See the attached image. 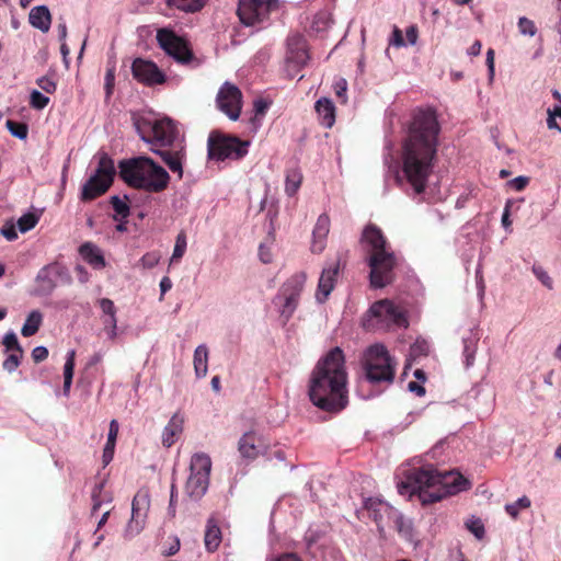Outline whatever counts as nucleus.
Returning a JSON list of instances; mask_svg holds the SVG:
<instances>
[{
	"label": "nucleus",
	"mask_w": 561,
	"mask_h": 561,
	"mask_svg": "<svg viewBox=\"0 0 561 561\" xmlns=\"http://www.w3.org/2000/svg\"><path fill=\"white\" fill-rule=\"evenodd\" d=\"M184 428V417L180 413H174L163 427L161 442L167 448H170L178 440Z\"/></svg>",
	"instance_id": "nucleus-27"
},
{
	"label": "nucleus",
	"mask_w": 561,
	"mask_h": 561,
	"mask_svg": "<svg viewBox=\"0 0 561 561\" xmlns=\"http://www.w3.org/2000/svg\"><path fill=\"white\" fill-rule=\"evenodd\" d=\"M5 126L10 134L21 140H24L27 137L28 128L24 123H16L13 121H7Z\"/></svg>",
	"instance_id": "nucleus-43"
},
{
	"label": "nucleus",
	"mask_w": 561,
	"mask_h": 561,
	"mask_svg": "<svg viewBox=\"0 0 561 561\" xmlns=\"http://www.w3.org/2000/svg\"><path fill=\"white\" fill-rule=\"evenodd\" d=\"M330 231V218L327 214H321L312 230L311 251L320 254L327 245V238Z\"/></svg>",
	"instance_id": "nucleus-25"
},
{
	"label": "nucleus",
	"mask_w": 561,
	"mask_h": 561,
	"mask_svg": "<svg viewBox=\"0 0 561 561\" xmlns=\"http://www.w3.org/2000/svg\"><path fill=\"white\" fill-rule=\"evenodd\" d=\"M340 268L341 264L339 260L327 263L322 268L314 294V298L318 304H324L330 297L337 283Z\"/></svg>",
	"instance_id": "nucleus-19"
},
{
	"label": "nucleus",
	"mask_w": 561,
	"mask_h": 561,
	"mask_svg": "<svg viewBox=\"0 0 561 561\" xmlns=\"http://www.w3.org/2000/svg\"><path fill=\"white\" fill-rule=\"evenodd\" d=\"M211 459L205 453H196L191 458L190 476L185 484V492L192 500H199L205 495L209 485Z\"/></svg>",
	"instance_id": "nucleus-9"
},
{
	"label": "nucleus",
	"mask_w": 561,
	"mask_h": 561,
	"mask_svg": "<svg viewBox=\"0 0 561 561\" xmlns=\"http://www.w3.org/2000/svg\"><path fill=\"white\" fill-rule=\"evenodd\" d=\"M186 248H187L186 236L184 232H180L175 239V244H174L173 253L171 256V262L179 261L184 255Z\"/></svg>",
	"instance_id": "nucleus-44"
},
{
	"label": "nucleus",
	"mask_w": 561,
	"mask_h": 561,
	"mask_svg": "<svg viewBox=\"0 0 561 561\" xmlns=\"http://www.w3.org/2000/svg\"><path fill=\"white\" fill-rule=\"evenodd\" d=\"M160 259H161V255L158 252L152 251V252H148V253L144 254L141 256L139 263L144 268H152L156 265H158V263L160 262Z\"/></svg>",
	"instance_id": "nucleus-49"
},
{
	"label": "nucleus",
	"mask_w": 561,
	"mask_h": 561,
	"mask_svg": "<svg viewBox=\"0 0 561 561\" xmlns=\"http://www.w3.org/2000/svg\"><path fill=\"white\" fill-rule=\"evenodd\" d=\"M529 184V178L525 175L516 176L507 182V186L516 192L523 191Z\"/></svg>",
	"instance_id": "nucleus-55"
},
{
	"label": "nucleus",
	"mask_w": 561,
	"mask_h": 561,
	"mask_svg": "<svg viewBox=\"0 0 561 561\" xmlns=\"http://www.w3.org/2000/svg\"><path fill=\"white\" fill-rule=\"evenodd\" d=\"M279 300H280V305H279L280 316L287 321L294 314V312L298 306L299 297L291 295L289 293H284L282 290Z\"/></svg>",
	"instance_id": "nucleus-33"
},
{
	"label": "nucleus",
	"mask_w": 561,
	"mask_h": 561,
	"mask_svg": "<svg viewBox=\"0 0 561 561\" xmlns=\"http://www.w3.org/2000/svg\"><path fill=\"white\" fill-rule=\"evenodd\" d=\"M309 59L307 43L302 35L293 34L287 38L286 64L288 69H300Z\"/></svg>",
	"instance_id": "nucleus-21"
},
{
	"label": "nucleus",
	"mask_w": 561,
	"mask_h": 561,
	"mask_svg": "<svg viewBox=\"0 0 561 561\" xmlns=\"http://www.w3.org/2000/svg\"><path fill=\"white\" fill-rule=\"evenodd\" d=\"M306 280V273H296L290 278L287 279V282L283 285L282 290L284 293H289L291 295L299 297L305 287Z\"/></svg>",
	"instance_id": "nucleus-35"
},
{
	"label": "nucleus",
	"mask_w": 561,
	"mask_h": 561,
	"mask_svg": "<svg viewBox=\"0 0 561 561\" xmlns=\"http://www.w3.org/2000/svg\"><path fill=\"white\" fill-rule=\"evenodd\" d=\"M157 41L165 54L172 57L176 62L181 65H191L194 62V56L186 42L174 32L168 28H161L157 32Z\"/></svg>",
	"instance_id": "nucleus-14"
},
{
	"label": "nucleus",
	"mask_w": 561,
	"mask_h": 561,
	"mask_svg": "<svg viewBox=\"0 0 561 561\" xmlns=\"http://www.w3.org/2000/svg\"><path fill=\"white\" fill-rule=\"evenodd\" d=\"M365 507L375 523L377 524L380 534L385 528L391 525L394 517H398V511L389 505L387 502L370 497L365 502Z\"/></svg>",
	"instance_id": "nucleus-20"
},
{
	"label": "nucleus",
	"mask_w": 561,
	"mask_h": 561,
	"mask_svg": "<svg viewBox=\"0 0 561 561\" xmlns=\"http://www.w3.org/2000/svg\"><path fill=\"white\" fill-rule=\"evenodd\" d=\"M117 434H118V423L115 420H112L111 423H110V430H108V434H107V442H110L111 444L115 443Z\"/></svg>",
	"instance_id": "nucleus-62"
},
{
	"label": "nucleus",
	"mask_w": 561,
	"mask_h": 561,
	"mask_svg": "<svg viewBox=\"0 0 561 561\" xmlns=\"http://www.w3.org/2000/svg\"><path fill=\"white\" fill-rule=\"evenodd\" d=\"M75 350H70L67 353L66 362L64 365V394L68 396L70 391V387L73 378V369H75Z\"/></svg>",
	"instance_id": "nucleus-36"
},
{
	"label": "nucleus",
	"mask_w": 561,
	"mask_h": 561,
	"mask_svg": "<svg viewBox=\"0 0 561 561\" xmlns=\"http://www.w3.org/2000/svg\"><path fill=\"white\" fill-rule=\"evenodd\" d=\"M0 233L8 240L14 241L18 239L16 228L13 224H5L1 229Z\"/></svg>",
	"instance_id": "nucleus-56"
},
{
	"label": "nucleus",
	"mask_w": 561,
	"mask_h": 561,
	"mask_svg": "<svg viewBox=\"0 0 561 561\" xmlns=\"http://www.w3.org/2000/svg\"><path fill=\"white\" fill-rule=\"evenodd\" d=\"M533 273L542 283V285L546 286L548 289L553 288V282L551 279V277L541 266L534 265Z\"/></svg>",
	"instance_id": "nucleus-51"
},
{
	"label": "nucleus",
	"mask_w": 561,
	"mask_h": 561,
	"mask_svg": "<svg viewBox=\"0 0 561 561\" xmlns=\"http://www.w3.org/2000/svg\"><path fill=\"white\" fill-rule=\"evenodd\" d=\"M391 524L394 525L397 530L404 536L405 538H410L412 534L411 523L404 519L403 515L398 512V517H394Z\"/></svg>",
	"instance_id": "nucleus-46"
},
{
	"label": "nucleus",
	"mask_w": 561,
	"mask_h": 561,
	"mask_svg": "<svg viewBox=\"0 0 561 561\" xmlns=\"http://www.w3.org/2000/svg\"><path fill=\"white\" fill-rule=\"evenodd\" d=\"M48 356V350L45 346H36L32 351V358L34 362L39 363L46 359Z\"/></svg>",
	"instance_id": "nucleus-60"
},
{
	"label": "nucleus",
	"mask_w": 561,
	"mask_h": 561,
	"mask_svg": "<svg viewBox=\"0 0 561 561\" xmlns=\"http://www.w3.org/2000/svg\"><path fill=\"white\" fill-rule=\"evenodd\" d=\"M405 36L410 45H415L417 42V28L411 25L405 31Z\"/></svg>",
	"instance_id": "nucleus-64"
},
{
	"label": "nucleus",
	"mask_w": 561,
	"mask_h": 561,
	"mask_svg": "<svg viewBox=\"0 0 561 561\" xmlns=\"http://www.w3.org/2000/svg\"><path fill=\"white\" fill-rule=\"evenodd\" d=\"M114 175V161L106 153H101L95 172L82 185L81 199L92 201L104 194L110 188Z\"/></svg>",
	"instance_id": "nucleus-10"
},
{
	"label": "nucleus",
	"mask_w": 561,
	"mask_h": 561,
	"mask_svg": "<svg viewBox=\"0 0 561 561\" xmlns=\"http://www.w3.org/2000/svg\"><path fill=\"white\" fill-rule=\"evenodd\" d=\"M98 304L102 312L103 331L108 341H115L118 336L117 308L114 301L108 298H101L98 300Z\"/></svg>",
	"instance_id": "nucleus-23"
},
{
	"label": "nucleus",
	"mask_w": 561,
	"mask_h": 561,
	"mask_svg": "<svg viewBox=\"0 0 561 561\" xmlns=\"http://www.w3.org/2000/svg\"><path fill=\"white\" fill-rule=\"evenodd\" d=\"M28 22L43 33H47L51 24V14L47 5H36L28 13Z\"/></svg>",
	"instance_id": "nucleus-29"
},
{
	"label": "nucleus",
	"mask_w": 561,
	"mask_h": 561,
	"mask_svg": "<svg viewBox=\"0 0 561 561\" xmlns=\"http://www.w3.org/2000/svg\"><path fill=\"white\" fill-rule=\"evenodd\" d=\"M466 526L468 530L472 533L477 539H482L484 537L485 529L480 518L471 517L466 523Z\"/></svg>",
	"instance_id": "nucleus-48"
},
{
	"label": "nucleus",
	"mask_w": 561,
	"mask_h": 561,
	"mask_svg": "<svg viewBox=\"0 0 561 561\" xmlns=\"http://www.w3.org/2000/svg\"><path fill=\"white\" fill-rule=\"evenodd\" d=\"M43 322V314L38 310L31 311L21 329V333L25 337L34 335Z\"/></svg>",
	"instance_id": "nucleus-34"
},
{
	"label": "nucleus",
	"mask_w": 561,
	"mask_h": 561,
	"mask_svg": "<svg viewBox=\"0 0 561 561\" xmlns=\"http://www.w3.org/2000/svg\"><path fill=\"white\" fill-rule=\"evenodd\" d=\"M131 72L134 78L146 85L162 84L165 81V75L158 66L144 58H136L131 65Z\"/></svg>",
	"instance_id": "nucleus-18"
},
{
	"label": "nucleus",
	"mask_w": 561,
	"mask_h": 561,
	"mask_svg": "<svg viewBox=\"0 0 561 561\" xmlns=\"http://www.w3.org/2000/svg\"><path fill=\"white\" fill-rule=\"evenodd\" d=\"M333 88L335 95L345 104L347 102V81L344 78H339L334 81Z\"/></svg>",
	"instance_id": "nucleus-50"
},
{
	"label": "nucleus",
	"mask_w": 561,
	"mask_h": 561,
	"mask_svg": "<svg viewBox=\"0 0 561 561\" xmlns=\"http://www.w3.org/2000/svg\"><path fill=\"white\" fill-rule=\"evenodd\" d=\"M114 82H115V67L113 66V67L107 68L106 73H105L104 88H105L106 98H110L112 95L113 89H114Z\"/></svg>",
	"instance_id": "nucleus-53"
},
{
	"label": "nucleus",
	"mask_w": 561,
	"mask_h": 561,
	"mask_svg": "<svg viewBox=\"0 0 561 561\" xmlns=\"http://www.w3.org/2000/svg\"><path fill=\"white\" fill-rule=\"evenodd\" d=\"M259 257L260 260L264 263V264H268L272 262V252L270 250V248H267L266 245L264 244H260L259 247Z\"/></svg>",
	"instance_id": "nucleus-61"
},
{
	"label": "nucleus",
	"mask_w": 561,
	"mask_h": 561,
	"mask_svg": "<svg viewBox=\"0 0 561 561\" xmlns=\"http://www.w3.org/2000/svg\"><path fill=\"white\" fill-rule=\"evenodd\" d=\"M266 447L261 435L255 431L244 433L239 439L238 449L241 456L248 460L255 459Z\"/></svg>",
	"instance_id": "nucleus-24"
},
{
	"label": "nucleus",
	"mask_w": 561,
	"mask_h": 561,
	"mask_svg": "<svg viewBox=\"0 0 561 561\" xmlns=\"http://www.w3.org/2000/svg\"><path fill=\"white\" fill-rule=\"evenodd\" d=\"M439 124L433 110H417L407 128L397 181L414 197L421 196L432 173L437 152Z\"/></svg>",
	"instance_id": "nucleus-1"
},
{
	"label": "nucleus",
	"mask_w": 561,
	"mask_h": 561,
	"mask_svg": "<svg viewBox=\"0 0 561 561\" xmlns=\"http://www.w3.org/2000/svg\"><path fill=\"white\" fill-rule=\"evenodd\" d=\"M256 115H264L268 108V103L262 99L255 100L253 103Z\"/></svg>",
	"instance_id": "nucleus-63"
},
{
	"label": "nucleus",
	"mask_w": 561,
	"mask_h": 561,
	"mask_svg": "<svg viewBox=\"0 0 561 561\" xmlns=\"http://www.w3.org/2000/svg\"><path fill=\"white\" fill-rule=\"evenodd\" d=\"M104 481H101L100 483L95 484V486L92 490L91 497H92V513L96 512L104 503H110L111 497L108 495H103L102 491L104 488Z\"/></svg>",
	"instance_id": "nucleus-40"
},
{
	"label": "nucleus",
	"mask_w": 561,
	"mask_h": 561,
	"mask_svg": "<svg viewBox=\"0 0 561 561\" xmlns=\"http://www.w3.org/2000/svg\"><path fill=\"white\" fill-rule=\"evenodd\" d=\"M58 280L67 284L71 282L68 268L58 262L46 264L36 274L34 294L36 296L50 295L56 289Z\"/></svg>",
	"instance_id": "nucleus-13"
},
{
	"label": "nucleus",
	"mask_w": 561,
	"mask_h": 561,
	"mask_svg": "<svg viewBox=\"0 0 561 561\" xmlns=\"http://www.w3.org/2000/svg\"><path fill=\"white\" fill-rule=\"evenodd\" d=\"M121 179L130 187L147 193H161L170 184V173L147 156H138L119 161Z\"/></svg>",
	"instance_id": "nucleus-5"
},
{
	"label": "nucleus",
	"mask_w": 561,
	"mask_h": 561,
	"mask_svg": "<svg viewBox=\"0 0 561 561\" xmlns=\"http://www.w3.org/2000/svg\"><path fill=\"white\" fill-rule=\"evenodd\" d=\"M389 44L394 47L405 46V43H404V39L402 36V32L397 26L393 27L392 35L389 39Z\"/></svg>",
	"instance_id": "nucleus-59"
},
{
	"label": "nucleus",
	"mask_w": 561,
	"mask_h": 561,
	"mask_svg": "<svg viewBox=\"0 0 561 561\" xmlns=\"http://www.w3.org/2000/svg\"><path fill=\"white\" fill-rule=\"evenodd\" d=\"M150 508V497L147 491H138L131 503V516L124 530V536L130 539L145 528Z\"/></svg>",
	"instance_id": "nucleus-15"
},
{
	"label": "nucleus",
	"mask_w": 561,
	"mask_h": 561,
	"mask_svg": "<svg viewBox=\"0 0 561 561\" xmlns=\"http://www.w3.org/2000/svg\"><path fill=\"white\" fill-rule=\"evenodd\" d=\"M133 123L140 139L150 147L162 149L183 141L175 122L169 117L134 115Z\"/></svg>",
	"instance_id": "nucleus-6"
},
{
	"label": "nucleus",
	"mask_w": 561,
	"mask_h": 561,
	"mask_svg": "<svg viewBox=\"0 0 561 561\" xmlns=\"http://www.w3.org/2000/svg\"><path fill=\"white\" fill-rule=\"evenodd\" d=\"M363 367L370 385H390L394 379L396 362L382 344H374L364 352Z\"/></svg>",
	"instance_id": "nucleus-8"
},
{
	"label": "nucleus",
	"mask_w": 561,
	"mask_h": 561,
	"mask_svg": "<svg viewBox=\"0 0 561 561\" xmlns=\"http://www.w3.org/2000/svg\"><path fill=\"white\" fill-rule=\"evenodd\" d=\"M469 488L470 482L461 474L451 471L440 473L432 465L409 470L405 480L398 483L400 494H417L423 504L438 502Z\"/></svg>",
	"instance_id": "nucleus-3"
},
{
	"label": "nucleus",
	"mask_w": 561,
	"mask_h": 561,
	"mask_svg": "<svg viewBox=\"0 0 561 561\" xmlns=\"http://www.w3.org/2000/svg\"><path fill=\"white\" fill-rule=\"evenodd\" d=\"M513 203H514L513 199L506 201L504 209H503L502 218H501L502 227L508 232L512 231V221L510 219V214H511V207H512Z\"/></svg>",
	"instance_id": "nucleus-52"
},
{
	"label": "nucleus",
	"mask_w": 561,
	"mask_h": 561,
	"mask_svg": "<svg viewBox=\"0 0 561 561\" xmlns=\"http://www.w3.org/2000/svg\"><path fill=\"white\" fill-rule=\"evenodd\" d=\"M530 505H531V502H530L529 497H527L526 495H523V496L518 497L515 502L507 503L505 505V511L511 517L517 518L519 511L526 510V508L530 507Z\"/></svg>",
	"instance_id": "nucleus-41"
},
{
	"label": "nucleus",
	"mask_w": 561,
	"mask_h": 561,
	"mask_svg": "<svg viewBox=\"0 0 561 561\" xmlns=\"http://www.w3.org/2000/svg\"><path fill=\"white\" fill-rule=\"evenodd\" d=\"M479 340L480 335L476 328L466 330L461 335L463 364L467 369L474 364Z\"/></svg>",
	"instance_id": "nucleus-26"
},
{
	"label": "nucleus",
	"mask_w": 561,
	"mask_h": 561,
	"mask_svg": "<svg viewBox=\"0 0 561 561\" xmlns=\"http://www.w3.org/2000/svg\"><path fill=\"white\" fill-rule=\"evenodd\" d=\"M37 85L46 93H55L57 85L56 82L48 77H41L36 80Z\"/></svg>",
	"instance_id": "nucleus-54"
},
{
	"label": "nucleus",
	"mask_w": 561,
	"mask_h": 561,
	"mask_svg": "<svg viewBox=\"0 0 561 561\" xmlns=\"http://www.w3.org/2000/svg\"><path fill=\"white\" fill-rule=\"evenodd\" d=\"M362 244L368 253L371 287L387 286L393 279V270L398 264V259L388 247L381 230L375 225H368L363 231Z\"/></svg>",
	"instance_id": "nucleus-4"
},
{
	"label": "nucleus",
	"mask_w": 561,
	"mask_h": 561,
	"mask_svg": "<svg viewBox=\"0 0 561 561\" xmlns=\"http://www.w3.org/2000/svg\"><path fill=\"white\" fill-rule=\"evenodd\" d=\"M194 370L197 378H204L208 371V348L199 344L194 351Z\"/></svg>",
	"instance_id": "nucleus-32"
},
{
	"label": "nucleus",
	"mask_w": 561,
	"mask_h": 561,
	"mask_svg": "<svg viewBox=\"0 0 561 561\" xmlns=\"http://www.w3.org/2000/svg\"><path fill=\"white\" fill-rule=\"evenodd\" d=\"M114 448H115V443L111 444L110 442H106L104 449H103V455H102V461H103L104 467H106L113 460Z\"/></svg>",
	"instance_id": "nucleus-57"
},
{
	"label": "nucleus",
	"mask_w": 561,
	"mask_h": 561,
	"mask_svg": "<svg viewBox=\"0 0 561 561\" xmlns=\"http://www.w3.org/2000/svg\"><path fill=\"white\" fill-rule=\"evenodd\" d=\"M517 27L522 35L535 36L537 33L535 23L526 16L518 19Z\"/></svg>",
	"instance_id": "nucleus-47"
},
{
	"label": "nucleus",
	"mask_w": 561,
	"mask_h": 561,
	"mask_svg": "<svg viewBox=\"0 0 561 561\" xmlns=\"http://www.w3.org/2000/svg\"><path fill=\"white\" fill-rule=\"evenodd\" d=\"M208 158L216 161L239 160L248 154L250 142L237 137L210 134L208 138Z\"/></svg>",
	"instance_id": "nucleus-11"
},
{
	"label": "nucleus",
	"mask_w": 561,
	"mask_h": 561,
	"mask_svg": "<svg viewBox=\"0 0 561 561\" xmlns=\"http://www.w3.org/2000/svg\"><path fill=\"white\" fill-rule=\"evenodd\" d=\"M278 8V0H239L238 16L247 26L265 23L270 14Z\"/></svg>",
	"instance_id": "nucleus-12"
},
{
	"label": "nucleus",
	"mask_w": 561,
	"mask_h": 561,
	"mask_svg": "<svg viewBox=\"0 0 561 561\" xmlns=\"http://www.w3.org/2000/svg\"><path fill=\"white\" fill-rule=\"evenodd\" d=\"M165 3L170 8H175L186 13H193L204 7L205 0H165Z\"/></svg>",
	"instance_id": "nucleus-37"
},
{
	"label": "nucleus",
	"mask_w": 561,
	"mask_h": 561,
	"mask_svg": "<svg viewBox=\"0 0 561 561\" xmlns=\"http://www.w3.org/2000/svg\"><path fill=\"white\" fill-rule=\"evenodd\" d=\"M111 204L115 213L113 215L114 220L127 219L129 216V206L125 199L115 195L111 197Z\"/></svg>",
	"instance_id": "nucleus-39"
},
{
	"label": "nucleus",
	"mask_w": 561,
	"mask_h": 561,
	"mask_svg": "<svg viewBox=\"0 0 561 561\" xmlns=\"http://www.w3.org/2000/svg\"><path fill=\"white\" fill-rule=\"evenodd\" d=\"M49 103V98L39 92L38 90H32L30 94V105L35 110H43Z\"/></svg>",
	"instance_id": "nucleus-45"
},
{
	"label": "nucleus",
	"mask_w": 561,
	"mask_h": 561,
	"mask_svg": "<svg viewBox=\"0 0 561 561\" xmlns=\"http://www.w3.org/2000/svg\"><path fill=\"white\" fill-rule=\"evenodd\" d=\"M302 180L301 173L297 169H291L286 173L285 192L288 196H294L300 187Z\"/></svg>",
	"instance_id": "nucleus-38"
},
{
	"label": "nucleus",
	"mask_w": 561,
	"mask_h": 561,
	"mask_svg": "<svg viewBox=\"0 0 561 561\" xmlns=\"http://www.w3.org/2000/svg\"><path fill=\"white\" fill-rule=\"evenodd\" d=\"M409 325L407 312L389 299L374 302L363 319L368 331H388Z\"/></svg>",
	"instance_id": "nucleus-7"
},
{
	"label": "nucleus",
	"mask_w": 561,
	"mask_h": 561,
	"mask_svg": "<svg viewBox=\"0 0 561 561\" xmlns=\"http://www.w3.org/2000/svg\"><path fill=\"white\" fill-rule=\"evenodd\" d=\"M266 561H301V559L291 552L283 554H272L266 558Z\"/></svg>",
	"instance_id": "nucleus-58"
},
{
	"label": "nucleus",
	"mask_w": 561,
	"mask_h": 561,
	"mask_svg": "<svg viewBox=\"0 0 561 561\" xmlns=\"http://www.w3.org/2000/svg\"><path fill=\"white\" fill-rule=\"evenodd\" d=\"M79 254L94 270H102L106 265L102 250L92 242H84L81 244L79 248Z\"/></svg>",
	"instance_id": "nucleus-28"
},
{
	"label": "nucleus",
	"mask_w": 561,
	"mask_h": 561,
	"mask_svg": "<svg viewBox=\"0 0 561 561\" xmlns=\"http://www.w3.org/2000/svg\"><path fill=\"white\" fill-rule=\"evenodd\" d=\"M309 397L316 407L329 412H339L347 405L345 357L339 346L330 350L313 368Z\"/></svg>",
	"instance_id": "nucleus-2"
},
{
	"label": "nucleus",
	"mask_w": 561,
	"mask_h": 561,
	"mask_svg": "<svg viewBox=\"0 0 561 561\" xmlns=\"http://www.w3.org/2000/svg\"><path fill=\"white\" fill-rule=\"evenodd\" d=\"M316 112L322 126L325 128L333 126L335 122V106L330 99H319L316 102Z\"/></svg>",
	"instance_id": "nucleus-30"
},
{
	"label": "nucleus",
	"mask_w": 561,
	"mask_h": 561,
	"mask_svg": "<svg viewBox=\"0 0 561 561\" xmlns=\"http://www.w3.org/2000/svg\"><path fill=\"white\" fill-rule=\"evenodd\" d=\"M216 103L217 107L231 121H237L241 113L242 93L237 85L227 81L220 87Z\"/></svg>",
	"instance_id": "nucleus-16"
},
{
	"label": "nucleus",
	"mask_w": 561,
	"mask_h": 561,
	"mask_svg": "<svg viewBox=\"0 0 561 561\" xmlns=\"http://www.w3.org/2000/svg\"><path fill=\"white\" fill-rule=\"evenodd\" d=\"M38 219L36 214L28 211L19 218L18 228L22 233H25L36 226Z\"/></svg>",
	"instance_id": "nucleus-42"
},
{
	"label": "nucleus",
	"mask_w": 561,
	"mask_h": 561,
	"mask_svg": "<svg viewBox=\"0 0 561 561\" xmlns=\"http://www.w3.org/2000/svg\"><path fill=\"white\" fill-rule=\"evenodd\" d=\"M204 542L209 552L216 551L221 542V530L214 518L207 522Z\"/></svg>",
	"instance_id": "nucleus-31"
},
{
	"label": "nucleus",
	"mask_w": 561,
	"mask_h": 561,
	"mask_svg": "<svg viewBox=\"0 0 561 561\" xmlns=\"http://www.w3.org/2000/svg\"><path fill=\"white\" fill-rule=\"evenodd\" d=\"M2 345L4 346V353L7 354V358L2 363V367L5 371L12 374L20 366L23 357V348L14 331L11 330L3 335Z\"/></svg>",
	"instance_id": "nucleus-22"
},
{
	"label": "nucleus",
	"mask_w": 561,
	"mask_h": 561,
	"mask_svg": "<svg viewBox=\"0 0 561 561\" xmlns=\"http://www.w3.org/2000/svg\"><path fill=\"white\" fill-rule=\"evenodd\" d=\"M150 151L159 156L163 163L168 167L178 180H182L184 174V164L186 162V148L183 141L175 144L173 147L153 148L149 147Z\"/></svg>",
	"instance_id": "nucleus-17"
}]
</instances>
